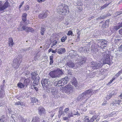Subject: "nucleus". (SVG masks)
Returning a JSON list of instances; mask_svg holds the SVG:
<instances>
[{
  "instance_id": "1",
  "label": "nucleus",
  "mask_w": 122,
  "mask_h": 122,
  "mask_svg": "<svg viewBox=\"0 0 122 122\" xmlns=\"http://www.w3.org/2000/svg\"><path fill=\"white\" fill-rule=\"evenodd\" d=\"M58 12L60 14L63 15H67L69 12L68 6L65 4H62L57 9Z\"/></svg>"
},
{
  "instance_id": "2",
  "label": "nucleus",
  "mask_w": 122,
  "mask_h": 122,
  "mask_svg": "<svg viewBox=\"0 0 122 122\" xmlns=\"http://www.w3.org/2000/svg\"><path fill=\"white\" fill-rule=\"evenodd\" d=\"M94 93L92 89H89L84 91L82 94H80L77 98L78 101H81L86 98V95H90V96L92 95Z\"/></svg>"
},
{
  "instance_id": "3",
  "label": "nucleus",
  "mask_w": 122,
  "mask_h": 122,
  "mask_svg": "<svg viewBox=\"0 0 122 122\" xmlns=\"http://www.w3.org/2000/svg\"><path fill=\"white\" fill-rule=\"evenodd\" d=\"M22 57L21 56L18 55V56L13 60L14 65L15 66L14 67L16 69L19 67L20 63H21L22 61Z\"/></svg>"
},
{
  "instance_id": "4",
  "label": "nucleus",
  "mask_w": 122,
  "mask_h": 122,
  "mask_svg": "<svg viewBox=\"0 0 122 122\" xmlns=\"http://www.w3.org/2000/svg\"><path fill=\"white\" fill-rule=\"evenodd\" d=\"M2 1H0V11L3 12L10 6V4L8 1H6L4 4Z\"/></svg>"
},
{
  "instance_id": "5",
  "label": "nucleus",
  "mask_w": 122,
  "mask_h": 122,
  "mask_svg": "<svg viewBox=\"0 0 122 122\" xmlns=\"http://www.w3.org/2000/svg\"><path fill=\"white\" fill-rule=\"evenodd\" d=\"M103 65V63L99 61L98 62L93 61L91 62V67L93 70L97 69L101 67Z\"/></svg>"
},
{
  "instance_id": "6",
  "label": "nucleus",
  "mask_w": 122,
  "mask_h": 122,
  "mask_svg": "<svg viewBox=\"0 0 122 122\" xmlns=\"http://www.w3.org/2000/svg\"><path fill=\"white\" fill-rule=\"evenodd\" d=\"M74 90L73 86L70 84H68L66 85L64 87V92L68 94L72 92Z\"/></svg>"
},
{
  "instance_id": "7",
  "label": "nucleus",
  "mask_w": 122,
  "mask_h": 122,
  "mask_svg": "<svg viewBox=\"0 0 122 122\" xmlns=\"http://www.w3.org/2000/svg\"><path fill=\"white\" fill-rule=\"evenodd\" d=\"M47 92L49 93L51 92L52 95V97L54 98H55L57 97V92L56 91V89L54 87H51V86L47 89Z\"/></svg>"
},
{
  "instance_id": "8",
  "label": "nucleus",
  "mask_w": 122,
  "mask_h": 122,
  "mask_svg": "<svg viewBox=\"0 0 122 122\" xmlns=\"http://www.w3.org/2000/svg\"><path fill=\"white\" fill-rule=\"evenodd\" d=\"M37 79H36L34 81L33 85L31 86V88L32 89H35L36 92L38 91V89L37 87H36V86L37 85L39 81V77H37Z\"/></svg>"
},
{
  "instance_id": "9",
  "label": "nucleus",
  "mask_w": 122,
  "mask_h": 122,
  "mask_svg": "<svg viewBox=\"0 0 122 122\" xmlns=\"http://www.w3.org/2000/svg\"><path fill=\"white\" fill-rule=\"evenodd\" d=\"M49 81L47 79H43L41 81V83L42 86L45 90H47L46 88L48 85V82Z\"/></svg>"
},
{
  "instance_id": "10",
  "label": "nucleus",
  "mask_w": 122,
  "mask_h": 122,
  "mask_svg": "<svg viewBox=\"0 0 122 122\" xmlns=\"http://www.w3.org/2000/svg\"><path fill=\"white\" fill-rule=\"evenodd\" d=\"M99 42L101 43L100 47L102 49H105L107 45L108 42L105 39L101 40Z\"/></svg>"
},
{
  "instance_id": "11",
  "label": "nucleus",
  "mask_w": 122,
  "mask_h": 122,
  "mask_svg": "<svg viewBox=\"0 0 122 122\" xmlns=\"http://www.w3.org/2000/svg\"><path fill=\"white\" fill-rule=\"evenodd\" d=\"M48 10L43 11L42 13L39 14L38 17L40 19H43L46 17L48 15Z\"/></svg>"
},
{
  "instance_id": "12",
  "label": "nucleus",
  "mask_w": 122,
  "mask_h": 122,
  "mask_svg": "<svg viewBox=\"0 0 122 122\" xmlns=\"http://www.w3.org/2000/svg\"><path fill=\"white\" fill-rule=\"evenodd\" d=\"M112 103L113 106L116 107L117 105H120L122 104V103L120 100L114 99L113 100Z\"/></svg>"
},
{
  "instance_id": "13",
  "label": "nucleus",
  "mask_w": 122,
  "mask_h": 122,
  "mask_svg": "<svg viewBox=\"0 0 122 122\" xmlns=\"http://www.w3.org/2000/svg\"><path fill=\"white\" fill-rule=\"evenodd\" d=\"M22 27L23 30H25V32H33L34 31V29L31 27H28L24 26H22Z\"/></svg>"
},
{
  "instance_id": "14",
  "label": "nucleus",
  "mask_w": 122,
  "mask_h": 122,
  "mask_svg": "<svg viewBox=\"0 0 122 122\" xmlns=\"http://www.w3.org/2000/svg\"><path fill=\"white\" fill-rule=\"evenodd\" d=\"M104 64H107L109 65H110L111 64L110 62V59L108 55H107L105 57V60H104L103 61Z\"/></svg>"
},
{
  "instance_id": "15",
  "label": "nucleus",
  "mask_w": 122,
  "mask_h": 122,
  "mask_svg": "<svg viewBox=\"0 0 122 122\" xmlns=\"http://www.w3.org/2000/svg\"><path fill=\"white\" fill-rule=\"evenodd\" d=\"M56 70L50 71L49 73V75L52 78H55L57 77Z\"/></svg>"
},
{
  "instance_id": "16",
  "label": "nucleus",
  "mask_w": 122,
  "mask_h": 122,
  "mask_svg": "<svg viewBox=\"0 0 122 122\" xmlns=\"http://www.w3.org/2000/svg\"><path fill=\"white\" fill-rule=\"evenodd\" d=\"M61 84L62 86L66 84L68 81V78L67 76H65L63 78L61 79Z\"/></svg>"
},
{
  "instance_id": "17",
  "label": "nucleus",
  "mask_w": 122,
  "mask_h": 122,
  "mask_svg": "<svg viewBox=\"0 0 122 122\" xmlns=\"http://www.w3.org/2000/svg\"><path fill=\"white\" fill-rule=\"evenodd\" d=\"M96 45V44L95 43H94L92 45L91 50L92 52L96 53L98 51V49Z\"/></svg>"
},
{
  "instance_id": "18",
  "label": "nucleus",
  "mask_w": 122,
  "mask_h": 122,
  "mask_svg": "<svg viewBox=\"0 0 122 122\" xmlns=\"http://www.w3.org/2000/svg\"><path fill=\"white\" fill-rule=\"evenodd\" d=\"M121 27L120 25L113 26L111 27L110 28L111 31L112 32H113L117 30Z\"/></svg>"
},
{
  "instance_id": "19",
  "label": "nucleus",
  "mask_w": 122,
  "mask_h": 122,
  "mask_svg": "<svg viewBox=\"0 0 122 122\" xmlns=\"http://www.w3.org/2000/svg\"><path fill=\"white\" fill-rule=\"evenodd\" d=\"M56 70L57 77H59L64 74L63 71L62 70L57 69Z\"/></svg>"
},
{
  "instance_id": "20",
  "label": "nucleus",
  "mask_w": 122,
  "mask_h": 122,
  "mask_svg": "<svg viewBox=\"0 0 122 122\" xmlns=\"http://www.w3.org/2000/svg\"><path fill=\"white\" fill-rule=\"evenodd\" d=\"M38 113L41 116H43L45 113V110L42 107L38 109Z\"/></svg>"
},
{
  "instance_id": "21",
  "label": "nucleus",
  "mask_w": 122,
  "mask_h": 122,
  "mask_svg": "<svg viewBox=\"0 0 122 122\" xmlns=\"http://www.w3.org/2000/svg\"><path fill=\"white\" fill-rule=\"evenodd\" d=\"M66 51V50L64 48H60L57 50V53L60 54L64 53Z\"/></svg>"
},
{
  "instance_id": "22",
  "label": "nucleus",
  "mask_w": 122,
  "mask_h": 122,
  "mask_svg": "<svg viewBox=\"0 0 122 122\" xmlns=\"http://www.w3.org/2000/svg\"><path fill=\"white\" fill-rule=\"evenodd\" d=\"M71 82L72 84L74 85L76 87L77 86L78 82L76 79L75 78L72 79Z\"/></svg>"
},
{
  "instance_id": "23",
  "label": "nucleus",
  "mask_w": 122,
  "mask_h": 122,
  "mask_svg": "<svg viewBox=\"0 0 122 122\" xmlns=\"http://www.w3.org/2000/svg\"><path fill=\"white\" fill-rule=\"evenodd\" d=\"M9 46L12 47L14 45L13 40L12 38H10L9 39Z\"/></svg>"
},
{
  "instance_id": "24",
  "label": "nucleus",
  "mask_w": 122,
  "mask_h": 122,
  "mask_svg": "<svg viewBox=\"0 0 122 122\" xmlns=\"http://www.w3.org/2000/svg\"><path fill=\"white\" fill-rule=\"evenodd\" d=\"M27 15V14L25 13H23L22 15V19L24 22H25L26 20V17Z\"/></svg>"
},
{
  "instance_id": "25",
  "label": "nucleus",
  "mask_w": 122,
  "mask_h": 122,
  "mask_svg": "<svg viewBox=\"0 0 122 122\" xmlns=\"http://www.w3.org/2000/svg\"><path fill=\"white\" fill-rule=\"evenodd\" d=\"M25 86L24 84L21 82H19L17 84V86L20 88H24Z\"/></svg>"
},
{
  "instance_id": "26",
  "label": "nucleus",
  "mask_w": 122,
  "mask_h": 122,
  "mask_svg": "<svg viewBox=\"0 0 122 122\" xmlns=\"http://www.w3.org/2000/svg\"><path fill=\"white\" fill-rule=\"evenodd\" d=\"M53 55L54 54H52L51 56L50 57V62L49 64L50 65H52L54 63Z\"/></svg>"
},
{
  "instance_id": "27",
  "label": "nucleus",
  "mask_w": 122,
  "mask_h": 122,
  "mask_svg": "<svg viewBox=\"0 0 122 122\" xmlns=\"http://www.w3.org/2000/svg\"><path fill=\"white\" fill-rule=\"evenodd\" d=\"M30 81V80L29 79H25L24 81V84L25 86H27L28 85Z\"/></svg>"
},
{
  "instance_id": "28",
  "label": "nucleus",
  "mask_w": 122,
  "mask_h": 122,
  "mask_svg": "<svg viewBox=\"0 0 122 122\" xmlns=\"http://www.w3.org/2000/svg\"><path fill=\"white\" fill-rule=\"evenodd\" d=\"M67 66L69 67H72L75 66V64L71 61H69L67 63Z\"/></svg>"
},
{
  "instance_id": "29",
  "label": "nucleus",
  "mask_w": 122,
  "mask_h": 122,
  "mask_svg": "<svg viewBox=\"0 0 122 122\" xmlns=\"http://www.w3.org/2000/svg\"><path fill=\"white\" fill-rule=\"evenodd\" d=\"M31 75L32 76V79L33 80L34 79H37V77H36V78L35 77L37 75V73L35 72H32L31 73Z\"/></svg>"
},
{
  "instance_id": "30",
  "label": "nucleus",
  "mask_w": 122,
  "mask_h": 122,
  "mask_svg": "<svg viewBox=\"0 0 122 122\" xmlns=\"http://www.w3.org/2000/svg\"><path fill=\"white\" fill-rule=\"evenodd\" d=\"M39 118L37 117H35L33 118L32 122H40Z\"/></svg>"
},
{
  "instance_id": "31",
  "label": "nucleus",
  "mask_w": 122,
  "mask_h": 122,
  "mask_svg": "<svg viewBox=\"0 0 122 122\" xmlns=\"http://www.w3.org/2000/svg\"><path fill=\"white\" fill-rule=\"evenodd\" d=\"M110 3H109L108 4H106L104 5H103L102 6H101L100 8V9L101 10H102L104 8H106L110 4Z\"/></svg>"
},
{
  "instance_id": "32",
  "label": "nucleus",
  "mask_w": 122,
  "mask_h": 122,
  "mask_svg": "<svg viewBox=\"0 0 122 122\" xmlns=\"http://www.w3.org/2000/svg\"><path fill=\"white\" fill-rule=\"evenodd\" d=\"M31 102L32 103H36L38 101L37 99L34 97L32 98L31 99Z\"/></svg>"
},
{
  "instance_id": "33",
  "label": "nucleus",
  "mask_w": 122,
  "mask_h": 122,
  "mask_svg": "<svg viewBox=\"0 0 122 122\" xmlns=\"http://www.w3.org/2000/svg\"><path fill=\"white\" fill-rule=\"evenodd\" d=\"M84 122H90V120L88 116H85L84 118Z\"/></svg>"
},
{
  "instance_id": "34",
  "label": "nucleus",
  "mask_w": 122,
  "mask_h": 122,
  "mask_svg": "<svg viewBox=\"0 0 122 122\" xmlns=\"http://www.w3.org/2000/svg\"><path fill=\"white\" fill-rule=\"evenodd\" d=\"M67 39V36L65 35L63 36L61 39V41L62 42H65Z\"/></svg>"
},
{
  "instance_id": "35",
  "label": "nucleus",
  "mask_w": 122,
  "mask_h": 122,
  "mask_svg": "<svg viewBox=\"0 0 122 122\" xmlns=\"http://www.w3.org/2000/svg\"><path fill=\"white\" fill-rule=\"evenodd\" d=\"M5 95V93L4 92H3L2 91H0V97L1 98H3L4 96Z\"/></svg>"
},
{
  "instance_id": "36",
  "label": "nucleus",
  "mask_w": 122,
  "mask_h": 122,
  "mask_svg": "<svg viewBox=\"0 0 122 122\" xmlns=\"http://www.w3.org/2000/svg\"><path fill=\"white\" fill-rule=\"evenodd\" d=\"M45 28H42L41 30V35H43L44 32L45 30Z\"/></svg>"
},
{
  "instance_id": "37",
  "label": "nucleus",
  "mask_w": 122,
  "mask_h": 122,
  "mask_svg": "<svg viewBox=\"0 0 122 122\" xmlns=\"http://www.w3.org/2000/svg\"><path fill=\"white\" fill-rule=\"evenodd\" d=\"M122 74V69L120 71H119L117 73H116L115 76H116L117 77Z\"/></svg>"
},
{
  "instance_id": "38",
  "label": "nucleus",
  "mask_w": 122,
  "mask_h": 122,
  "mask_svg": "<svg viewBox=\"0 0 122 122\" xmlns=\"http://www.w3.org/2000/svg\"><path fill=\"white\" fill-rule=\"evenodd\" d=\"M57 81L58 82V86H62V85L61 84V79L59 80H58Z\"/></svg>"
},
{
  "instance_id": "39",
  "label": "nucleus",
  "mask_w": 122,
  "mask_h": 122,
  "mask_svg": "<svg viewBox=\"0 0 122 122\" xmlns=\"http://www.w3.org/2000/svg\"><path fill=\"white\" fill-rule=\"evenodd\" d=\"M15 105H22V104L21 103V102H20V101H18V102H17L15 103Z\"/></svg>"
},
{
  "instance_id": "40",
  "label": "nucleus",
  "mask_w": 122,
  "mask_h": 122,
  "mask_svg": "<svg viewBox=\"0 0 122 122\" xmlns=\"http://www.w3.org/2000/svg\"><path fill=\"white\" fill-rule=\"evenodd\" d=\"M109 21L110 20L109 19L106 20L105 21V25L106 26L107 25H109Z\"/></svg>"
},
{
  "instance_id": "41",
  "label": "nucleus",
  "mask_w": 122,
  "mask_h": 122,
  "mask_svg": "<svg viewBox=\"0 0 122 122\" xmlns=\"http://www.w3.org/2000/svg\"><path fill=\"white\" fill-rule=\"evenodd\" d=\"M73 34V32L72 30H69L68 32V33L67 34V35L68 36H70V35H72Z\"/></svg>"
},
{
  "instance_id": "42",
  "label": "nucleus",
  "mask_w": 122,
  "mask_h": 122,
  "mask_svg": "<svg viewBox=\"0 0 122 122\" xmlns=\"http://www.w3.org/2000/svg\"><path fill=\"white\" fill-rule=\"evenodd\" d=\"M96 119L95 117L93 116L90 120V122H93Z\"/></svg>"
},
{
  "instance_id": "43",
  "label": "nucleus",
  "mask_w": 122,
  "mask_h": 122,
  "mask_svg": "<svg viewBox=\"0 0 122 122\" xmlns=\"http://www.w3.org/2000/svg\"><path fill=\"white\" fill-rule=\"evenodd\" d=\"M20 118L21 121V122H25V120L23 118L22 116H21L20 117Z\"/></svg>"
},
{
  "instance_id": "44",
  "label": "nucleus",
  "mask_w": 122,
  "mask_h": 122,
  "mask_svg": "<svg viewBox=\"0 0 122 122\" xmlns=\"http://www.w3.org/2000/svg\"><path fill=\"white\" fill-rule=\"evenodd\" d=\"M115 78L113 77L110 81L108 82V84H110L114 80H115Z\"/></svg>"
},
{
  "instance_id": "45",
  "label": "nucleus",
  "mask_w": 122,
  "mask_h": 122,
  "mask_svg": "<svg viewBox=\"0 0 122 122\" xmlns=\"http://www.w3.org/2000/svg\"><path fill=\"white\" fill-rule=\"evenodd\" d=\"M29 8V6L28 5H26L25 7V10H28Z\"/></svg>"
},
{
  "instance_id": "46",
  "label": "nucleus",
  "mask_w": 122,
  "mask_h": 122,
  "mask_svg": "<svg viewBox=\"0 0 122 122\" xmlns=\"http://www.w3.org/2000/svg\"><path fill=\"white\" fill-rule=\"evenodd\" d=\"M60 111L59 112V114L61 113L60 115H62V107H61L59 108Z\"/></svg>"
},
{
  "instance_id": "47",
  "label": "nucleus",
  "mask_w": 122,
  "mask_h": 122,
  "mask_svg": "<svg viewBox=\"0 0 122 122\" xmlns=\"http://www.w3.org/2000/svg\"><path fill=\"white\" fill-rule=\"evenodd\" d=\"M116 112H112L111 113V115L112 117L113 116L116 114Z\"/></svg>"
},
{
  "instance_id": "48",
  "label": "nucleus",
  "mask_w": 122,
  "mask_h": 122,
  "mask_svg": "<svg viewBox=\"0 0 122 122\" xmlns=\"http://www.w3.org/2000/svg\"><path fill=\"white\" fill-rule=\"evenodd\" d=\"M107 16H106L102 15L100 17V19L101 20V19H103L105 18Z\"/></svg>"
},
{
  "instance_id": "49",
  "label": "nucleus",
  "mask_w": 122,
  "mask_h": 122,
  "mask_svg": "<svg viewBox=\"0 0 122 122\" xmlns=\"http://www.w3.org/2000/svg\"><path fill=\"white\" fill-rule=\"evenodd\" d=\"M50 113H51L52 114H51L50 115V117H51L52 118L54 116L55 114V113H53V112L51 111L50 112Z\"/></svg>"
},
{
  "instance_id": "50",
  "label": "nucleus",
  "mask_w": 122,
  "mask_h": 122,
  "mask_svg": "<svg viewBox=\"0 0 122 122\" xmlns=\"http://www.w3.org/2000/svg\"><path fill=\"white\" fill-rule=\"evenodd\" d=\"M57 49H56L55 50H53L52 49V53H55L56 52H57Z\"/></svg>"
},
{
  "instance_id": "51",
  "label": "nucleus",
  "mask_w": 122,
  "mask_h": 122,
  "mask_svg": "<svg viewBox=\"0 0 122 122\" xmlns=\"http://www.w3.org/2000/svg\"><path fill=\"white\" fill-rule=\"evenodd\" d=\"M58 82L57 81H57H56L54 83V85L55 86H58Z\"/></svg>"
},
{
  "instance_id": "52",
  "label": "nucleus",
  "mask_w": 122,
  "mask_h": 122,
  "mask_svg": "<svg viewBox=\"0 0 122 122\" xmlns=\"http://www.w3.org/2000/svg\"><path fill=\"white\" fill-rule=\"evenodd\" d=\"M119 34L122 36V29L119 30Z\"/></svg>"
},
{
  "instance_id": "53",
  "label": "nucleus",
  "mask_w": 122,
  "mask_h": 122,
  "mask_svg": "<svg viewBox=\"0 0 122 122\" xmlns=\"http://www.w3.org/2000/svg\"><path fill=\"white\" fill-rule=\"evenodd\" d=\"M112 97V94H110L109 95H107V97L108 98V99H110Z\"/></svg>"
},
{
  "instance_id": "54",
  "label": "nucleus",
  "mask_w": 122,
  "mask_h": 122,
  "mask_svg": "<svg viewBox=\"0 0 122 122\" xmlns=\"http://www.w3.org/2000/svg\"><path fill=\"white\" fill-rule=\"evenodd\" d=\"M46 0H37V1L41 3L45 1Z\"/></svg>"
},
{
  "instance_id": "55",
  "label": "nucleus",
  "mask_w": 122,
  "mask_h": 122,
  "mask_svg": "<svg viewBox=\"0 0 122 122\" xmlns=\"http://www.w3.org/2000/svg\"><path fill=\"white\" fill-rule=\"evenodd\" d=\"M120 51L122 53V44L119 47Z\"/></svg>"
},
{
  "instance_id": "56",
  "label": "nucleus",
  "mask_w": 122,
  "mask_h": 122,
  "mask_svg": "<svg viewBox=\"0 0 122 122\" xmlns=\"http://www.w3.org/2000/svg\"><path fill=\"white\" fill-rule=\"evenodd\" d=\"M121 40L120 39H115L114 40V42L116 43H117L118 42L120 41Z\"/></svg>"
},
{
  "instance_id": "57",
  "label": "nucleus",
  "mask_w": 122,
  "mask_h": 122,
  "mask_svg": "<svg viewBox=\"0 0 122 122\" xmlns=\"http://www.w3.org/2000/svg\"><path fill=\"white\" fill-rule=\"evenodd\" d=\"M24 3V1H22L21 3V4L20 5H19V8H20L23 5V4Z\"/></svg>"
},
{
  "instance_id": "58",
  "label": "nucleus",
  "mask_w": 122,
  "mask_h": 122,
  "mask_svg": "<svg viewBox=\"0 0 122 122\" xmlns=\"http://www.w3.org/2000/svg\"><path fill=\"white\" fill-rule=\"evenodd\" d=\"M69 109L68 108H66L64 110V112L65 113H66L67 112L69 111Z\"/></svg>"
},
{
  "instance_id": "59",
  "label": "nucleus",
  "mask_w": 122,
  "mask_h": 122,
  "mask_svg": "<svg viewBox=\"0 0 122 122\" xmlns=\"http://www.w3.org/2000/svg\"><path fill=\"white\" fill-rule=\"evenodd\" d=\"M63 119L65 120H68V117H64L63 118Z\"/></svg>"
},
{
  "instance_id": "60",
  "label": "nucleus",
  "mask_w": 122,
  "mask_h": 122,
  "mask_svg": "<svg viewBox=\"0 0 122 122\" xmlns=\"http://www.w3.org/2000/svg\"><path fill=\"white\" fill-rule=\"evenodd\" d=\"M94 18V16H91V17H90L88 19V20H91L93 18Z\"/></svg>"
},
{
  "instance_id": "61",
  "label": "nucleus",
  "mask_w": 122,
  "mask_h": 122,
  "mask_svg": "<svg viewBox=\"0 0 122 122\" xmlns=\"http://www.w3.org/2000/svg\"><path fill=\"white\" fill-rule=\"evenodd\" d=\"M121 99H122V93H121L120 95L119 96Z\"/></svg>"
},
{
  "instance_id": "62",
  "label": "nucleus",
  "mask_w": 122,
  "mask_h": 122,
  "mask_svg": "<svg viewBox=\"0 0 122 122\" xmlns=\"http://www.w3.org/2000/svg\"><path fill=\"white\" fill-rule=\"evenodd\" d=\"M77 34L78 35H80V31L79 30L77 32Z\"/></svg>"
},
{
  "instance_id": "63",
  "label": "nucleus",
  "mask_w": 122,
  "mask_h": 122,
  "mask_svg": "<svg viewBox=\"0 0 122 122\" xmlns=\"http://www.w3.org/2000/svg\"><path fill=\"white\" fill-rule=\"evenodd\" d=\"M57 43V41H56V42H55V43H53V46H55L56 44Z\"/></svg>"
},
{
  "instance_id": "64",
  "label": "nucleus",
  "mask_w": 122,
  "mask_h": 122,
  "mask_svg": "<svg viewBox=\"0 0 122 122\" xmlns=\"http://www.w3.org/2000/svg\"><path fill=\"white\" fill-rule=\"evenodd\" d=\"M52 49H49V50H48V52H50L51 51H52Z\"/></svg>"
}]
</instances>
